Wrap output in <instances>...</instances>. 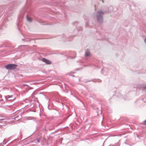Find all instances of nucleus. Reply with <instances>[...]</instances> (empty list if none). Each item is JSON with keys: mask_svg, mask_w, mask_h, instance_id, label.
<instances>
[{"mask_svg": "<svg viewBox=\"0 0 146 146\" xmlns=\"http://www.w3.org/2000/svg\"><path fill=\"white\" fill-rule=\"evenodd\" d=\"M104 14L103 12L98 11L97 13V19L99 22L102 23L103 21V18L102 15Z\"/></svg>", "mask_w": 146, "mask_h": 146, "instance_id": "f257e3e1", "label": "nucleus"}, {"mask_svg": "<svg viewBox=\"0 0 146 146\" xmlns=\"http://www.w3.org/2000/svg\"><path fill=\"white\" fill-rule=\"evenodd\" d=\"M7 98L9 99V100L12 101L15 99V96L13 97V95H11L8 97Z\"/></svg>", "mask_w": 146, "mask_h": 146, "instance_id": "20e7f679", "label": "nucleus"}, {"mask_svg": "<svg viewBox=\"0 0 146 146\" xmlns=\"http://www.w3.org/2000/svg\"><path fill=\"white\" fill-rule=\"evenodd\" d=\"M17 65L14 64H8L5 66V68L7 70H12L16 68Z\"/></svg>", "mask_w": 146, "mask_h": 146, "instance_id": "f03ea898", "label": "nucleus"}, {"mask_svg": "<svg viewBox=\"0 0 146 146\" xmlns=\"http://www.w3.org/2000/svg\"><path fill=\"white\" fill-rule=\"evenodd\" d=\"M144 88L145 89H146V86L144 87Z\"/></svg>", "mask_w": 146, "mask_h": 146, "instance_id": "9d476101", "label": "nucleus"}, {"mask_svg": "<svg viewBox=\"0 0 146 146\" xmlns=\"http://www.w3.org/2000/svg\"><path fill=\"white\" fill-rule=\"evenodd\" d=\"M142 124L144 125H146V119L143 122Z\"/></svg>", "mask_w": 146, "mask_h": 146, "instance_id": "0eeeda50", "label": "nucleus"}, {"mask_svg": "<svg viewBox=\"0 0 146 146\" xmlns=\"http://www.w3.org/2000/svg\"><path fill=\"white\" fill-rule=\"evenodd\" d=\"M90 55V52L88 50H87L85 52V55L87 56H88Z\"/></svg>", "mask_w": 146, "mask_h": 146, "instance_id": "39448f33", "label": "nucleus"}, {"mask_svg": "<svg viewBox=\"0 0 146 146\" xmlns=\"http://www.w3.org/2000/svg\"><path fill=\"white\" fill-rule=\"evenodd\" d=\"M27 20L29 22H31L32 19L30 18V17L27 16Z\"/></svg>", "mask_w": 146, "mask_h": 146, "instance_id": "423d86ee", "label": "nucleus"}, {"mask_svg": "<svg viewBox=\"0 0 146 146\" xmlns=\"http://www.w3.org/2000/svg\"><path fill=\"white\" fill-rule=\"evenodd\" d=\"M42 61L47 64H50L51 63V62L50 60L45 58H43L42 59Z\"/></svg>", "mask_w": 146, "mask_h": 146, "instance_id": "7ed1b4c3", "label": "nucleus"}, {"mask_svg": "<svg viewBox=\"0 0 146 146\" xmlns=\"http://www.w3.org/2000/svg\"><path fill=\"white\" fill-rule=\"evenodd\" d=\"M40 138L38 139L37 140V141L38 142V143H39L40 142Z\"/></svg>", "mask_w": 146, "mask_h": 146, "instance_id": "6e6552de", "label": "nucleus"}, {"mask_svg": "<svg viewBox=\"0 0 146 146\" xmlns=\"http://www.w3.org/2000/svg\"><path fill=\"white\" fill-rule=\"evenodd\" d=\"M144 41L146 43V38L145 39Z\"/></svg>", "mask_w": 146, "mask_h": 146, "instance_id": "1a4fd4ad", "label": "nucleus"}]
</instances>
